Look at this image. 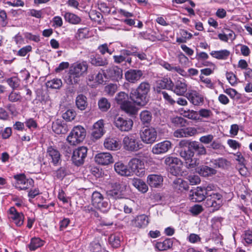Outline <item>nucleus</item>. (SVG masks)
<instances>
[{
    "mask_svg": "<svg viewBox=\"0 0 252 252\" xmlns=\"http://www.w3.org/2000/svg\"><path fill=\"white\" fill-rule=\"evenodd\" d=\"M178 145V152L181 158L185 160H189L193 158L194 156V151H192L191 148H190L188 140H181Z\"/></svg>",
    "mask_w": 252,
    "mask_h": 252,
    "instance_id": "obj_5",
    "label": "nucleus"
},
{
    "mask_svg": "<svg viewBox=\"0 0 252 252\" xmlns=\"http://www.w3.org/2000/svg\"><path fill=\"white\" fill-rule=\"evenodd\" d=\"M195 170L200 175L205 177L212 176L217 173V170L213 166L211 167L205 165H202Z\"/></svg>",
    "mask_w": 252,
    "mask_h": 252,
    "instance_id": "obj_21",
    "label": "nucleus"
},
{
    "mask_svg": "<svg viewBox=\"0 0 252 252\" xmlns=\"http://www.w3.org/2000/svg\"><path fill=\"white\" fill-rule=\"evenodd\" d=\"M172 187L174 190L178 193L187 190L189 189L188 183L181 178L174 180Z\"/></svg>",
    "mask_w": 252,
    "mask_h": 252,
    "instance_id": "obj_22",
    "label": "nucleus"
},
{
    "mask_svg": "<svg viewBox=\"0 0 252 252\" xmlns=\"http://www.w3.org/2000/svg\"><path fill=\"white\" fill-rule=\"evenodd\" d=\"M52 128L53 131L57 134H64L67 131V126L59 122L53 123Z\"/></svg>",
    "mask_w": 252,
    "mask_h": 252,
    "instance_id": "obj_33",
    "label": "nucleus"
},
{
    "mask_svg": "<svg viewBox=\"0 0 252 252\" xmlns=\"http://www.w3.org/2000/svg\"><path fill=\"white\" fill-rule=\"evenodd\" d=\"M128 165L131 171L136 175L141 177L144 175L145 170L144 165L137 158H133L128 163Z\"/></svg>",
    "mask_w": 252,
    "mask_h": 252,
    "instance_id": "obj_12",
    "label": "nucleus"
},
{
    "mask_svg": "<svg viewBox=\"0 0 252 252\" xmlns=\"http://www.w3.org/2000/svg\"><path fill=\"white\" fill-rule=\"evenodd\" d=\"M172 91L178 95H184L187 91V85L184 79L178 80L173 83Z\"/></svg>",
    "mask_w": 252,
    "mask_h": 252,
    "instance_id": "obj_16",
    "label": "nucleus"
},
{
    "mask_svg": "<svg viewBox=\"0 0 252 252\" xmlns=\"http://www.w3.org/2000/svg\"><path fill=\"white\" fill-rule=\"evenodd\" d=\"M204 118H209L213 115V113L210 110L206 109H201L198 112V115Z\"/></svg>",
    "mask_w": 252,
    "mask_h": 252,
    "instance_id": "obj_61",
    "label": "nucleus"
},
{
    "mask_svg": "<svg viewBox=\"0 0 252 252\" xmlns=\"http://www.w3.org/2000/svg\"><path fill=\"white\" fill-rule=\"evenodd\" d=\"M186 97L194 105H199L204 101L203 97L196 92L187 94Z\"/></svg>",
    "mask_w": 252,
    "mask_h": 252,
    "instance_id": "obj_30",
    "label": "nucleus"
},
{
    "mask_svg": "<svg viewBox=\"0 0 252 252\" xmlns=\"http://www.w3.org/2000/svg\"><path fill=\"white\" fill-rule=\"evenodd\" d=\"M189 198L192 202H201L207 198L206 191L203 187H198L189 191Z\"/></svg>",
    "mask_w": 252,
    "mask_h": 252,
    "instance_id": "obj_10",
    "label": "nucleus"
},
{
    "mask_svg": "<svg viewBox=\"0 0 252 252\" xmlns=\"http://www.w3.org/2000/svg\"><path fill=\"white\" fill-rule=\"evenodd\" d=\"M122 111H124L130 116L134 117L138 113V109L130 101L124 104L121 107Z\"/></svg>",
    "mask_w": 252,
    "mask_h": 252,
    "instance_id": "obj_26",
    "label": "nucleus"
},
{
    "mask_svg": "<svg viewBox=\"0 0 252 252\" xmlns=\"http://www.w3.org/2000/svg\"><path fill=\"white\" fill-rule=\"evenodd\" d=\"M90 62L92 64L96 66H106L108 64V61L105 58H102L99 56H91Z\"/></svg>",
    "mask_w": 252,
    "mask_h": 252,
    "instance_id": "obj_34",
    "label": "nucleus"
},
{
    "mask_svg": "<svg viewBox=\"0 0 252 252\" xmlns=\"http://www.w3.org/2000/svg\"><path fill=\"white\" fill-rule=\"evenodd\" d=\"M143 72L139 69H130L125 74L126 79L131 83H135L143 76Z\"/></svg>",
    "mask_w": 252,
    "mask_h": 252,
    "instance_id": "obj_14",
    "label": "nucleus"
},
{
    "mask_svg": "<svg viewBox=\"0 0 252 252\" xmlns=\"http://www.w3.org/2000/svg\"><path fill=\"white\" fill-rule=\"evenodd\" d=\"M76 115V112L74 110L68 109L63 114L62 117L66 121H71L74 119Z\"/></svg>",
    "mask_w": 252,
    "mask_h": 252,
    "instance_id": "obj_51",
    "label": "nucleus"
},
{
    "mask_svg": "<svg viewBox=\"0 0 252 252\" xmlns=\"http://www.w3.org/2000/svg\"><path fill=\"white\" fill-rule=\"evenodd\" d=\"M188 142L192 151H194V153L196 152L198 156L205 155L206 154V150L201 143L196 141H192L189 140H188Z\"/></svg>",
    "mask_w": 252,
    "mask_h": 252,
    "instance_id": "obj_23",
    "label": "nucleus"
},
{
    "mask_svg": "<svg viewBox=\"0 0 252 252\" xmlns=\"http://www.w3.org/2000/svg\"><path fill=\"white\" fill-rule=\"evenodd\" d=\"M147 182L151 188H160L162 185L163 178L160 175L151 174L148 176Z\"/></svg>",
    "mask_w": 252,
    "mask_h": 252,
    "instance_id": "obj_19",
    "label": "nucleus"
},
{
    "mask_svg": "<svg viewBox=\"0 0 252 252\" xmlns=\"http://www.w3.org/2000/svg\"><path fill=\"white\" fill-rule=\"evenodd\" d=\"M65 21L71 24H78L81 22V19L77 15L70 13H65L64 15Z\"/></svg>",
    "mask_w": 252,
    "mask_h": 252,
    "instance_id": "obj_35",
    "label": "nucleus"
},
{
    "mask_svg": "<svg viewBox=\"0 0 252 252\" xmlns=\"http://www.w3.org/2000/svg\"><path fill=\"white\" fill-rule=\"evenodd\" d=\"M164 163L169 166V168L173 165L182 164V161L179 158L172 157L166 158Z\"/></svg>",
    "mask_w": 252,
    "mask_h": 252,
    "instance_id": "obj_49",
    "label": "nucleus"
},
{
    "mask_svg": "<svg viewBox=\"0 0 252 252\" xmlns=\"http://www.w3.org/2000/svg\"><path fill=\"white\" fill-rule=\"evenodd\" d=\"M151 85L147 82H141L136 88H132L129 99L137 106H144L149 101Z\"/></svg>",
    "mask_w": 252,
    "mask_h": 252,
    "instance_id": "obj_1",
    "label": "nucleus"
},
{
    "mask_svg": "<svg viewBox=\"0 0 252 252\" xmlns=\"http://www.w3.org/2000/svg\"><path fill=\"white\" fill-rule=\"evenodd\" d=\"M113 124L119 130L122 132H127L131 129L133 122L131 119L115 117Z\"/></svg>",
    "mask_w": 252,
    "mask_h": 252,
    "instance_id": "obj_7",
    "label": "nucleus"
},
{
    "mask_svg": "<svg viewBox=\"0 0 252 252\" xmlns=\"http://www.w3.org/2000/svg\"><path fill=\"white\" fill-rule=\"evenodd\" d=\"M203 211L201 205L196 204L192 206L190 209V212L194 216H197Z\"/></svg>",
    "mask_w": 252,
    "mask_h": 252,
    "instance_id": "obj_59",
    "label": "nucleus"
},
{
    "mask_svg": "<svg viewBox=\"0 0 252 252\" xmlns=\"http://www.w3.org/2000/svg\"><path fill=\"white\" fill-rule=\"evenodd\" d=\"M131 184L134 187L143 193L146 192L148 191V186L140 179H132L131 180Z\"/></svg>",
    "mask_w": 252,
    "mask_h": 252,
    "instance_id": "obj_31",
    "label": "nucleus"
},
{
    "mask_svg": "<svg viewBox=\"0 0 252 252\" xmlns=\"http://www.w3.org/2000/svg\"><path fill=\"white\" fill-rule=\"evenodd\" d=\"M184 116L191 120H197L199 119L198 117V112L194 110H189L188 111H185Z\"/></svg>",
    "mask_w": 252,
    "mask_h": 252,
    "instance_id": "obj_57",
    "label": "nucleus"
},
{
    "mask_svg": "<svg viewBox=\"0 0 252 252\" xmlns=\"http://www.w3.org/2000/svg\"><path fill=\"white\" fill-rule=\"evenodd\" d=\"M85 31L88 32L86 28L79 29L77 33L75 34V38L77 40H80L85 38L87 35V33L84 32Z\"/></svg>",
    "mask_w": 252,
    "mask_h": 252,
    "instance_id": "obj_55",
    "label": "nucleus"
},
{
    "mask_svg": "<svg viewBox=\"0 0 252 252\" xmlns=\"http://www.w3.org/2000/svg\"><path fill=\"white\" fill-rule=\"evenodd\" d=\"M108 241L109 244L114 248H118L120 245V236L116 234L111 235L109 237Z\"/></svg>",
    "mask_w": 252,
    "mask_h": 252,
    "instance_id": "obj_43",
    "label": "nucleus"
},
{
    "mask_svg": "<svg viewBox=\"0 0 252 252\" xmlns=\"http://www.w3.org/2000/svg\"><path fill=\"white\" fill-rule=\"evenodd\" d=\"M93 252H102V248L99 242H93L91 243V249Z\"/></svg>",
    "mask_w": 252,
    "mask_h": 252,
    "instance_id": "obj_64",
    "label": "nucleus"
},
{
    "mask_svg": "<svg viewBox=\"0 0 252 252\" xmlns=\"http://www.w3.org/2000/svg\"><path fill=\"white\" fill-rule=\"evenodd\" d=\"M211 56L218 60H226L230 55V52L227 50L213 51L210 53Z\"/></svg>",
    "mask_w": 252,
    "mask_h": 252,
    "instance_id": "obj_36",
    "label": "nucleus"
},
{
    "mask_svg": "<svg viewBox=\"0 0 252 252\" xmlns=\"http://www.w3.org/2000/svg\"><path fill=\"white\" fill-rule=\"evenodd\" d=\"M47 87L51 89H59L62 86V81L60 79H54L46 83Z\"/></svg>",
    "mask_w": 252,
    "mask_h": 252,
    "instance_id": "obj_45",
    "label": "nucleus"
},
{
    "mask_svg": "<svg viewBox=\"0 0 252 252\" xmlns=\"http://www.w3.org/2000/svg\"><path fill=\"white\" fill-rule=\"evenodd\" d=\"M104 146L108 150H116L118 148L119 144L116 140L113 138H108L105 140Z\"/></svg>",
    "mask_w": 252,
    "mask_h": 252,
    "instance_id": "obj_40",
    "label": "nucleus"
},
{
    "mask_svg": "<svg viewBox=\"0 0 252 252\" xmlns=\"http://www.w3.org/2000/svg\"><path fill=\"white\" fill-rule=\"evenodd\" d=\"M44 241L39 238H33L31 239V243L29 245V248L31 251H35L38 248L42 246Z\"/></svg>",
    "mask_w": 252,
    "mask_h": 252,
    "instance_id": "obj_41",
    "label": "nucleus"
},
{
    "mask_svg": "<svg viewBox=\"0 0 252 252\" xmlns=\"http://www.w3.org/2000/svg\"><path fill=\"white\" fill-rule=\"evenodd\" d=\"M149 218L145 215L137 216L129 222V225L139 228L145 227L149 223Z\"/></svg>",
    "mask_w": 252,
    "mask_h": 252,
    "instance_id": "obj_17",
    "label": "nucleus"
},
{
    "mask_svg": "<svg viewBox=\"0 0 252 252\" xmlns=\"http://www.w3.org/2000/svg\"><path fill=\"white\" fill-rule=\"evenodd\" d=\"M227 79L229 81V83L232 85L234 86L237 83V78L236 75L232 72H227L226 73Z\"/></svg>",
    "mask_w": 252,
    "mask_h": 252,
    "instance_id": "obj_60",
    "label": "nucleus"
},
{
    "mask_svg": "<svg viewBox=\"0 0 252 252\" xmlns=\"http://www.w3.org/2000/svg\"><path fill=\"white\" fill-rule=\"evenodd\" d=\"M106 193L109 199L113 200L122 198L123 195L120 191L113 189L107 191Z\"/></svg>",
    "mask_w": 252,
    "mask_h": 252,
    "instance_id": "obj_42",
    "label": "nucleus"
},
{
    "mask_svg": "<svg viewBox=\"0 0 252 252\" xmlns=\"http://www.w3.org/2000/svg\"><path fill=\"white\" fill-rule=\"evenodd\" d=\"M171 122L175 126L178 127L185 126L187 120L182 117H175L171 119Z\"/></svg>",
    "mask_w": 252,
    "mask_h": 252,
    "instance_id": "obj_46",
    "label": "nucleus"
},
{
    "mask_svg": "<svg viewBox=\"0 0 252 252\" xmlns=\"http://www.w3.org/2000/svg\"><path fill=\"white\" fill-rule=\"evenodd\" d=\"M95 161L99 164L105 165L113 162V158L109 153H100L95 156Z\"/></svg>",
    "mask_w": 252,
    "mask_h": 252,
    "instance_id": "obj_18",
    "label": "nucleus"
},
{
    "mask_svg": "<svg viewBox=\"0 0 252 252\" xmlns=\"http://www.w3.org/2000/svg\"><path fill=\"white\" fill-rule=\"evenodd\" d=\"M182 164L173 165L168 169L170 173L174 176L179 175L181 172V166Z\"/></svg>",
    "mask_w": 252,
    "mask_h": 252,
    "instance_id": "obj_56",
    "label": "nucleus"
},
{
    "mask_svg": "<svg viewBox=\"0 0 252 252\" xmlns=\"http://www.w3.org/2000/svg\"><path fill=\"white\" fill-rule=\"evenodd\" d=\"M171 147V142L168 140H165L154 145L152 147V152L155 155H161L167 152Z\"/></svg>",
    "mask_w": 252,
    "mask_h": 252,
    "instance_id": "obj_13",
    "label": "nucleus"
},
{
    "mask_svg": "<svg viewBox=\"0 0 252 252\" xmlns=\"http://www.w3.org/2000/svg\"><path fill=\"white\" fill-rule=\"evenodd\" d=\"M8 100L11 102H15L20 101L22 96L19 92H15L12 91L8 95Z\"/></svg>",
    "mask_w": 252,
    "mask_h": 252,
    "instance_id": "obj_52",
    "label": "nucleus"
},
{
    "mask_svg": "<svg viewBox=\"0 0 252 252\" xmlns=\"http://www.w3.org/2000/svg\"><path fill=\"white\" fill-rule=\"evenodd\" d=\"M103 121L102 120L94 124L92 136L95 139H99L103 135Z\"/></svg>",
    "mask_w": 252,
    "mask_h": 252,
    "instance_id": "obj_24",
    "label": "nucleus"
},
{
    "mask_svg": "<svg viewBox=\"0 0 252 252\" xmlns=\"http://www.w3.org/2000/svg\"><path fill=\"white\" fill-rule=\"evenodd\" d=\"M173 241L171 239L167 238L162 242H158L156 243L155 247L158 251H166L172 247Z\"/></svg>",
    "mask_w": 252,
    "mask_h": 252,
    "instance_id": "obj_32",
    "label": "nucleus"
},
{
    "mask_svg": "<svg viewBox=\"0 0 252 252\" xmlns=\"http://www.w3.org/2000/svg\"><path fill=\"white\" fill-rule=\"evenodd\" d=\"M111 187L113 188V189L117 190L119 191H120L122 193V192L125 190L126 186L123 184L122 183L120 182H113L111 183Z\"/></svg>",
    "mask_w": 252,
    "mask_h": 252,
    "instance_id": "obj_54",
    "label": "nucleus"
},
{
    "mask_svg": "<svg viewBox=\"0 0 252 252\" xmlns=\"http://www.w3.org/2000/svg\"><path fill=\"white\" fill-rule=\"evenodd\" d=\"M214 168H220L222 169L227 168L230 165V162L226 159L222 158L217 159H212L210 160Z\"/></svg>",
    "mask_w": 252,
    "mask_h": 252,
    "instance_id": "obj_27",
    "label": "nucleus"
},
{
    "mask_svg": "<svg viewBox=\"0 0 252 252\" xmlns=\"http://www.w3.org/2000/svg\"><path fill=\"white\" fill-rule=\"evenodd\" d=\"M128 98L129 95L124 92H121L117 94L115 96V100L117 103L120 105V108L124 104L128 102Z\"/></svg>",
    "mask_w": 252,
    "mask_h": 252,
    "instance_id": "obj_37",
    "label": "nucleus"
},
{
    "mask_svg": "<svg viewBox=\"0 0 252 252\" xmlns=\"http://www.w3.org/2000/svg\"><path fill=\"white\" fill-rule=\"evenodd\" d=\"M103 199V196L99 192L94 191L92 195V202L94 206L95 207Z\"/></svg>",
    "mask_w": 252,
    "mask_h": 252,
    "instance_id": "obj_47",
    "label": "nucleus"
},
{
    "mask_svg": "<svg viewBox=\"0 0 252 252\" xmlns=\"http://www.w3.org/2000/svg\"><path fill=\"white\" fill-rule=\"evenodd\" d=\"M88 149L86 147H80L74 150L72 156V161L76 166L82 165L87 157Z\"/></svg>",
    "mask_w": 252,
    "mask_h": 252,
    "instance_id": "obj_8",
    "label": "nucleus"
},
{
    "mask_svg": "<svg viewBox=\"0 0 252 252\" xmlns=\"http://www.w3.org/2000/svg\"><path fill=\"white\" fill-rule=\"evenodd\" d=\"M6 82L14 91L19 87L20 81L17 77H12L8 78L6 80Z\"/></svg>",
    "mask_w": 252,
    "mask_h": 252,
    "instance_id": "obj_50",
    "label": "nucleus"
},
{
    "mask_svg": "<svg viewBox=\"0 0 252 252\" xmlns=\"http://www.w3.org/2000/svg\"><path fill=\"white\" fill-rule=\"evenodd\" d=\"M197 130L193 127H188L176 130L174 133V136L176 137H183L191 136L195 135Z\"/></svg>",
    "mask_w": 252,
    "mask_h": 252,
    "instance_id": "obj_20",
    "label": "nucleus"
},
{
    "mask_svg": "<svg viewBox=\"0 0 252 252\" xmlns=\"http://www.w3.org/2000/svg\"><path fill=\"white\" fill-rule=\"evenodd\" d=\"M118 86L116 84L110 83L106 85L104 88V92L109 96H113L117 92Z\"/></svg>",
    "mask_w": 252,
    "mask_h": 252,
    "instance_id": "obj_48",
    "label": "nucleus"
},
{
    "mask_svg": "<svg viewBox=\"0 0 252 252\" xmlns=\"http://www.w3.org/2000/svg\"><path fill=\"white\" fill-rule=\"evenodd\" d=\"M95 207L103 213H106L110 210L111 205L107 201L103 199Z\"/></svg>",
    "mask_w": 252,
    "mask_h": 252,
    "instance_id": "obj_44",
    "label": "nucleus"
},
{
    "mask_svg": "<svg viewBox=\"0 0 252 252\" xmlns=\"http://www.w3.org/2000/svg\"><path fill=\"white\" fill-rule=\"evenodd\" d=\"M114 169L116 172L122 176H128L130 175L131 172L127 166L121 162H117L114 164Z\"/></svg>",
    "mask_w": 252,
    "mask_h": 252,
    "instance_id": "obj_28",
    "label": "nucleus"
},
{
    "mask_svg": "<svg viewBox=\"0 0 252 252\" xmlns=\"http://www.w3.org/2000/svg\"><path fill=\"white\" fill-rule=\"evenodd\" d=\"M99 109L102 112H107L111 107V103L105 97H101L98 101Z\"/></svg>",
    "mask_w": 252,
    "mask_h": 252,
    "instance_id": "obj_38",
    "label": "nucleus"
},
{
    "mask_svg": "<svg viewBox=\"0 0 252 252\" xmlns=\"http://www.w3.org/2000/svg\"><path fill=\"white\" fill-rule=\"evenodd\" d=\"M124 148L130 152H137L143 148V145L136 134H130L123 138Z\"/></svg>",
    "mask_w": 252,
    "mask_h": 252,
    "instance_id": "obj_3",
    "label": "nucleus"
},
{
    "mask_svg": "<svg viewBox=\"0 0 252 252\" xmlns=\"http://www.w3.org/2000/svg\"><path fill=\"white\" fill-rule=\"evenodd\" d=\"M180 34L181 35V37H177L176 39V41L178 43H186L187 42V34L188 32L185 30H180Z\"/></svg>",
    "mask_w": 252,
    "mask_h": 252,
    "instance_id": "obj_58",
    "label": "nucleus"
},
{
    "mask_svg": "<svg viewBox=\"0 0 252 252\" xmlns=\"http://www.w3.org/2000/svg\"><path fill=\"white\" fill-rule=\"evenodd\" d=\"M75 104L78 109L85 110L88 105L87 97L82 94L78 95L75 99Z\"/></svg>",
    "mask_w": 252,
    "mask_h": 252,
    "instance_id": "obj_29",
    "label": "nucleus"
},
{
    "mask_svg": "<svg viewBox=\"0 0 252 252\" xmlns=\"http://www.w3.org/2000/svg\"><path fill=\"white\" fill-rule=\"evenodd\" d=\"M104 76L112 81H119L122 78L123 70L117 66H113L106 70Z\"/></svg>",
    "mask_w": 252,
    "mask_h": 252,
    "instance_id": "obj_11",
    "label": "nucleus"
},
{
    "mask_svg": "<svg viewBox=\"0 0 252 252\" xmlns=\"http://www.w3.org/2000/svg\"><path fill=\"white\" fill-rule=\"evenodd\" d=\"M173 86V82L170 78H162L161 79L157 82V87L155 91L158 94H160L163 92L161 90L166 89L168 90H172Z\"/></svg>",
    "mask_w": 252,
    "mask_h": 252,
    "instance_id": "obj_15",
    "label": "nucleus"
},
{
    "mask_svg": "<svg viewBox=\"0 0 252 252\" xmlns=\"http://www.w3.org/2000/svg\"><path fill=\"white\" fill-rule=\"evenodd\" d=\"M141 140L146 144H152L157 138V131L153 127H146L142 129L140 133Z\"/></svg>",
    "mask_w": 252,
    "mask_h": 252,
    "instance_id": "obj_6",
    "label": "nucleus"
},
{
    "mask_svg": "<svg viewBox=\"0 0 252 252\" xmlns=\"http://www.w3.org/2000/svg\"><path fill=\"white\" fill-rule=\"evenodd\" d=\"M186 166L188 168L192 169L195 168L199 164L198 160L197 158H191L189 160H185Z\"/></svg>",
    "mask_w": 252,
    "mask_h": 252,
    "instance_id": "obj_63",
    "label": "nucleus"
},
{
    "mask_svg": "<svg viewBox=\"0 0 252 252\" xmlns=\"http://www.w3.org/2000/svg\"><path fill=\"white\" fill-rule=\"evenodd\" d=\"M14 178L16 180L17 182L15 185L18 186L19 184L26 185L28 182V179L26 178L24 174H19L14 176Z\"/></svg>",
    "mask_w": 252,
    "mask_h": 252,
    "instance_id": "obj_53",
    "label": "nucleus"
},
{
    "mask_svg": "<svg viewBox=\"0 0 252 252\" xmlns=\"http://www.w3.org/2000/svg\"><path fill=\"white\" fill-rule=\"evenodd\" d=\"M86 133L85 128L78 126L73 128L66 139L71 145H76L84 140Z\"/></svg>",
    "mask_w": 252,
    "mask_h": 252,
    "instance_id": "obj_4",
    "label": "nucleus"
},
{
    "mask_svg": "<svg viewBox=\"0 0 252 252\" xmlns=\"http://www.w3.org/2000/svg\"><path fill=\"white\" fill-rule=\"evenodd\" d=\"M222 195L219 193H211L207 196L206 205L207 207H213L214 210H218L222 205Z\"/></svg>",
    "mask_w": 252,
    "mask_h": 252,
    "instance_id": "obj_9",
    "label": "nucleus"
},
{
    "mask_svg": "<svg viewBox=\"0 0 252 252\" xmlns=\"http://www.w3.org/2000/svg\"><path fill=\"white\" fill-rule=\"evenodd\" d=\"M49 156L52 159V162L54 165H57L61 161V154L56 148L52 146L49 147L47 150Z\"/></svg>",
    "mask_w": 252,
    "mask_h": 252,
    "instance_id": "obj_25",
    "label": "nucleus"
},
{
    "mask_svg": "<svg viewBox=\"0 0 252 252\" xmlns=\"http://www.w3.org/2000/svg\"><path fill=\"white\" fill-rule=\"evenodd\" d=\"M88 68V65L86 62H77L72 64L65 76L66 83L69 85L78 84L80 77L87 73Z\"/></svg>",
    "mask_w": 252,
    "mask_h": 252,
    "instance_id": "obj_2",
    "label": "nucleus"
},
{
    "mask_svg": "<svg viewBox=\"0 0 252 252\" xmlns=\"http://www.w3.org/2000/svg\"><path fill=\"white\" fill-rule=\"evenodd\" d=\"M140 120L143 124H149L152 119V114L149 110H143L140 114Z\"/></svg>",
    "mask_w": 252,
    "mask_h": 252,
    "instance_id": "obj_39",
    "label": "nucleus"
},
{
    "mask_svg": "<svg viewBox=\"0 0 252 252\" xmlns=\"http://www.w3.org/2000/svg\"><path fill=\"white\" fill-rule=\"evenodd\" d=\"M10 215H11V218L14 220L18 219L21 217V215H23L22 213H18L15 207H11L9 210Z\"/></svg>",
    "mask_w": 252,
    "mask_h": 252,
    "instance_id": "obj_62",
    "label": "nucleus"
}]
</instances>
